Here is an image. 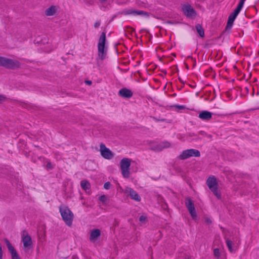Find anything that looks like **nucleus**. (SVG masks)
<instances>
[{"mask_svg":"<svg viewBox=\"0 0 259 259\" xmlns=\"http://www.w3.org/2000/svg\"><path fill=\"white\" fill-rule=\"evenodd\" d=\"M86 82L88 84H91L92 83V81H87Z\"/></svg>","mask_w":259,"mask_h":259,"instance_id":"c756f323","label":"nucleus"},{"mask_svg":"<svg viewBox=\"0 0 259 259\" xmlns=\"http://www.w3.org/2000/svg\"><path fill=\"white\" fill-rule=\"evenodd\" d=\"M139 221L143 224L145 223L147 221V217L145 215H142L139 218Z\"/></svg>","mask_w":259,"mask_h":259,"instance_id":"b1692460","label":"nucleus"},{"mask_svg":"<svg viewBox=\"0 0 259 259\" xmlns=\"http://www.w3.org/2000/svg\"><path fill=\"white\" fill-rule=\"evenodd\" d=\"M226 244L230 252H235L237 250L238 248L237 244H234L232 241L228 239L226 240Z\"/></svg>","mask_w":259,"mask_h":259,"instance_id":"a211bd4d","label":"nucleus"},{"mask_svg":"<svg viewBox=\"0 0 259 259\" xmlns=\"http://www.w3.org/2000/svg\"><path fill=\"white\" fill-rule=\"evenodd\" d=\"M0 66L10 69H15L19 66V63L18 61H14L0 56Z\"/></svg>","mask_w":259,"mask_h":259,"instance_id":"39448f33","label":"nucleus"},{"mask_svg":"<svg viewBox=\"0 0 259 259\" xmlns=\"http://www.w3.org/2000/svg\"><path fill=\"white\" fill-rule=\"evenodd\" d=\"M212 113L207 111H203L201 112L199 114V118L202 120H209L211 118Z\"/></svg>","mask_w":259,"mask_h":259,"instance_id":"f3484780","label":"nucleus"},{"mask_svg":"<svg viewBox=\"0 0 259 259\" xmlns=\"http://www.w3.org/2000/svg\"><path fill=\"white\" fill-rule=\"evenodd\" d=\"M100 24H101V23L100 21H97L94 24V27L95 28H98L100 26Z\"/></svg>","mask_w":259,"mask_h":259,"instance_id":"bb28decb","label":"nucleus"},{"mask_svg":"<svg viewBox=\"0 0 259 259\" xmlns=\"http://www.w3.org/2000/svg\"><path fill=\"white\" fill-rule=\"evenodd\" d=\"M3 253L2 248L1 245L0 244V259H3Z\"/></svg>","mask_w":259,"mask_h":259,"instance_id":"c85d7f7f","label":"nucleus"},{"mask_svg":"<svg viewBox=\"0 0 259 259\" xmlns=\"http://www.w3.org/2000/svg\"><path fill=\"white\" fill-rule=\"evenodd\" d=\"M196 28L197 32L199 34V35L201 37H203L204 35V32L203 29L202 28L201 26H200V25H197L196 26Z\"/></svg>","mask_w":259,"mask_h":259,"instance_id":"4be33fe9","label":"nucleus"},{"mask_svg":"<svg viewBox=\"0 0 259 259\" xmlns=\"http://www.w3.org/2000/svg\"><path fill=\"white\" fill-rule=\"evenodd\" d=\"M245 1V0H240V2L237 8L235 9V10H236L237 12H240L243 6Z\"/></svg>","mask_w":259,"mask_h":259,"instance_id":"5701e85b","label":"nucleus"},{"mask_svg":"<svg viewBox=\"0 0 259 259\" xmlns=\"http://www.w3.org/2000/svg\"><path fill=\"white\" fill-rule=\"evenodd\" d=\"M22 240L23 246L26 249H29L31 247L32 244L31 238L27 233L23 234Z\"/></svg>","mask_w":259,"mask_h":259,"instance_id":"9d476101","label":"nucleus"},{"mask_svg":"<svg viewBox=\"0 0 259 259\" xmlns=\"http://www.w3.org/2000/svg\"><path fill=\"white\" fill-rule=\"evenodd\" d=\"M170 146V144L168 142L164 141L160 143L156 142H150L149 147L151 149L155 151H161L164 148H169Z\"/></svg>","mask_w":259,"mask_h":259,"instance_id":"0eeeda50","label":"nucleus"},{"mask_svg":"<svg viewBox=\"0 0 259 259\" xmlns=\"http://www.w3.org/2000/svg\"><path fill=\"white\" fill-rule=\"evenodd\" d=\"M240 12H237L236 10H234V12L231 13L228 20L226 28L227 29H230L232 27L234 21L235 20L236 18L237 17V15L239 14Z\"/></svg>","mask_w":259,"mask_h":259,"instance_id":"f8f14e48","label":"nucleus"},{"mask_svg":"<svg viewBox=\"0 0 259 259\" xmlns=\"http://www.w3.org/2000/svg\"><path fill=\"white\" fill-rule=\"evenodd\" d=\"M141 13V12H139L138 13V14H140Z\"/></svg>","mask_w":259,"mask_h":259,"instance_id":"2f4dec72","label":"nucleus"},{"mask_svg":"<svg viewBox=\"0 0 259 259\" xmlns=\"http://www.w3.org/2000/svg\"><path fill=\"white\" fill-rule=\"evenodd\" d=\"M57 10V8L56 6H51L45 11V14L48 16H53L56 13Z\"/></svg>","mask_w":259,"mask_h":259,"instance_id":"6ab92c4d","label":"nucleus"},{"mask_svg":"<svg viewBox=\"0 0 259 259\" xmlns=\"http://www.w3.org/2000/svg\"><path fill=\"white\" fill-rule=\"evenodd\" d=\"M60 212L63 221L68 226H71L72 223L73 214L71 211L65 206L60 207Z\"/></svg>","mask_w":259,"mask_h":259,"instance_id":"7ed1b4c3","label":"nucleus"},{"mask_svg":"<svg viewBox=\"0 0 259 259\" xmlns=\"http://www.w3.org/2000/svg\"><path fill=\"white\" fill-rule=\"evenodd\" d=\"M80 185L81 188L85 191L90 190V184L88 181L86 180L82 181L80 183Z\"/></svg>","mask_w":259,"mask_h":259,"instance_id":"aec40b11","label":"nucleus"},{"mask_svg":"<svg viewBox=\"0 0 259 259\" xmlns=\"http://www.w3.org/2000/svg\"><path fill=\"white\" fill-rule=\"evenodd\" d=\"M206 184L209 189L213 192L217 198L220 199L221 194L218 190V183L215 176H209L207 179Z\"/></svg>","mask_w":259,"mask_h":259,"instance_id":"f03ea898","label":"nucleus"},{"mask_svg":"<svg viewBox=\"0 0 259 259\" xmlns=\"http://www.w3.org/2000/svg\"><path fill=\"white\" fill-rule=\"evenodd\" d=\"M125 192L128 194L132 199L136 201H140L141 200V197L139 194L131 188H126Z\"/></svg>","mask_w":259,"mask_h":259,"instance_id":"ddd939ff","label":"nucleus"},{"mask_svg":"<svg viewBox=\"0 0 259 259\" xmlns=\"http://www.w3.org/2000/svg\"><path fill=\"white\" fill-rule=\"evenodd\" d=\"M101 235V231L99 229H93L90 232V241L95 242Z\"/></svg>","mask_w":259,"mask_h":259,"instance_id":"2eb2a0df","label":"nucleus"},{"mask_svg":"<svg viewBox=\"0 0 259 259\" xmlns=\"http://www.w3.org/2000/svg\"><path fill=\"white\" fill-rule=\"evenodd\" d=\"M200 156V152L198 150L191 149L183 151L179 155V158L181 159H185L190 157H199Z\"/></svg>","mask_w":259,"mask_h":259,"instance_id":"423d86ee","label":"nucleus"},{"mask_svg":"<svg viewBox=\"0 0 259 259\" xmlns=\"http://www.w3.org/2000/svg\"><path fill=\"white\" fill-rule=\"evenodd\" d=\"M131 160L124 158L120 161V168L122 176L124 178H128L130 176L129 168L131 165Z\"/></svg>","mask_w":259,"mask_h":259,"instance_id":"20e7f679","label":"nucleus"},{"mask_svg":"<svg viewBox=\"0 0 259 259\" xmlns=\"http://www.w3.org/2000/svg\"><path fill=\"white\" fill-rule=\"evenodd\" d=\"M258 109H259V108H258Z\"/></svg>","mask_w":259,"mask_h":259,"instance_id":"473e14b6","label":"nucleus"},{"mask_svg":"<svg viewBox=\"0 0 259 259\" xmlns=\"http://www.w3.org/2000/svg\"><path fill=\"white\" fill-rule=\"evenodd\" d=\"M47 167L48 168H51V164L50 163H48V165H47Z\"/></svg>","mask_w":259,"mask_h":259,"instance_id":"7c9ffc66","label":"nucleus"},{"mask_svg":"<svg viewBox=\"0 0 259 259\" xmlns=\"http://www.w3.org/2000/svg\"><path fill=\"white\" fill-rule=\"evenodd\" d=\"M110 186H111V184L109 182H106L104 185V187L106 189H109Z\"/></svg>","mask_w":259,"mask_h":259,"instance_id":"393cba45","label":"nucleus"},{"mask_svg":"<svg viewBox=\"0 0 259 259\" xmlns=\"http://www.w3.org/2000/svg\"><path fill=\"white\" fill-rule=\"evenodd\" d=\"M99 200L102 202H105L106 200V197L105 195H102L99 197Z\"/></svg>","mask_w":259,"mask_h":259,"instance_id":"a878e982","label":"nucleus"},{"mask_svg":"<svg viewBox=\"0 0 259 259\" xmlns=\"http://www.w3.org/2000/svg\"><path fill=\"white\" fill-rule=\"evenodd\" d=\"M106 41V33L103 32L100 36L98 44V57L102 60L105 59L107 54Z\"/></svg>","mask_w":259,"mask_h":259,"instance_id":"f257e3e1","label":"nucleus"},{"mask_svg":"<svg viewBox=\"0 0 259 259\" xmlns=\"http://www.w3.org/2000/svg\"><path fill=\"white\" fill-rule=\"evenodd\" d=\"M100 152L102 156L106 159H111L114 156L113 153L103 144H100Z\"/></svg>","mask_w":259,"mask_h":259,"instance_id":"6e6552de","label":"nucleus"},{"mask_svg":"<svg viewBox=\"0 0 259 259\" xmlns=\"http://www.w3.org/2000/svg\"><path fill=\"white\" fill-rule=\"evenodd\" d=\"M186 206L193 220H196L197 214L195 211L194 205L192 200L189 198H187L185 201Z\"/></svg>","mask_w":259,"mask_h":259,"instance_id":"1a4fd4ad","label":"nucleus"},{"mask_svg":"<svg viewBox=\"0 0 259 259\" xmlns=\"http://www.w3.org/2000/svg\"><path fill=\"white\" fill-rule=\"evenodd\" d=\"M5 242L9 250L11 252L12 259H21L11 243L7 239L5 240Z\"/></svg>","mask_w":259,"mask_h":259,"instance_id":"9b49d317","label":"nucleus"},{"mask_svg":"<svg viewBox=\"0 0 259 259\" xmlns=\"http://www.w3.org/2000/svg\"><path fill=\"white\" fill-rule=\"evenodd\" d=\"M223 253V252L218 248H215L213 250V253L214 256L220 259H225V256L222 257Z\"/></svg>","mask_w":259,"mask_h":259,"instance_id":"412c9836","label":"nucleus"},{"mask_svg":"<svg viewBox=\"0 0 259 259\" xmlns=\"http://www.w3.org/2000/svg\"><path fill=\"white\" fill-rule=\"evenodd\" d=\"M6 98L2 95H0V103L5 101L6 100Z\"/></svg>","mask_w":259,"mask_h":259,"instance_id":"cd10ccee","label":"nucleus"},{"mask_svg":"<svg viewBox=\"0 0 259 259\" xmlns=\"http://www.w3.org/2000/svg\"><path fill=\"white\" fill-rule=\"evenodd\" d=\"M118 94L120 96L124 98H130L132 97L133 93L129 89L122 88L119 91Z\"/></svg>","mask_w":259,"mask_h":259,"instance_id":"dca6fc26","label":"nucleus"},{"mask_svg":"<svg viewBox=\"0 0 259 259\" xmlns=\"http://www.w3.org/2000/svg\"><path fill=\"white\" fill-rule=\"evenodd\" d=\"M183 11L185 15L189 17H193L195 15L194 9L190 5H185L182 8Z\"/></svg>","mask_w":259,"mask_h":259,"instance_id":"4468645a","label":"nucleus"}]
</instances>
